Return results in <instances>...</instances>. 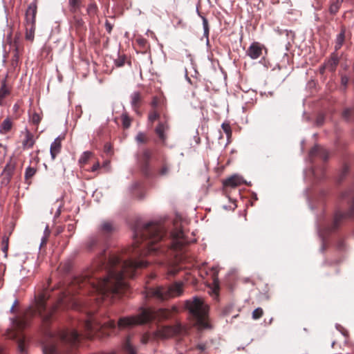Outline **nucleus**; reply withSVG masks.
<instances>
[{"label":"nucleus","instance_id":"nucleus-1","mask_svg":"<svg viewBox=\"0 0 354 354\" xmlns=\"http://www.w3.org/2000/svg\"><path fill=\"white\" fill-rule=\"evenodd\" d=\"M55 311V308H48L46 304V297L41 295L35 301V308L29 309L28 315L38 314L44 323V335L46 338L52 339V342H46L43 347L44 354H66L67 351H62L58 345L59 342L75 346L79 341L80 337L91 338L92 333L100 329H114L116 326L120 330L132 328L137 325L145 324L150 320L158 318L160 319H167L171 315V311L168 309L160 308L158 311H153L149 308H143L140 313L136 315L120 317L116 324L113 319L106 318L102 322L93 323L91 320H86L82 324L84 333H79L75 330H64L57 333L47 328V322Z\"/></svg>","mask_w":354,"mask_h":354},{"label":"nucleus","instance_id":"nucleus-2","mask_svg":"<svg viewBox=\"0 0 354 354\" xmlns=\"http://www.w3.org/2000/svg\"><path fill=\"white\" fill-rule=\"evenodd\" d=\"M102 266L106 270L107 275L103 279L89 272L84 276L82 286L88 285L91 291L96 292L97 300L111 299L121 294L127 287L124 279L126 275L132 277L138 268H145L148 262L142 259H130L122 260L119 257L110 255L108 259H100Z\"/></svg>","mask_w":354,"mask_h":354},{"label":"nucleus","instance_id":"nucleus-3","mask_svg":"<svg viewBox=\"0 0 354 354\" xmlns=\"http://www.w3.org/2000/svg\"><path fill=\"white\" fill-rule=\"evenodd\" d=\"M165 234L164 226L158 223H146L142 231L135 232L136 255L145 256L160 250L158 242Z\"/></svg>","mask_w":354,"mask_h":354},{"label":"nucleus","instance_id":"nucleus-4","mask_svg":"<svg viewBox=\"0 0 354 354\" xmlns=\"http://www.w3.org/2000/svg\"><path fill=\"white\" fill-rule=\"evenodd\" d=\"M185 306L189 314L196 319V324L198 328L204 329L209 327L206 321L208 308L201 298L194 297L192 300H187Z\"/></svg>","mask_w":354,"mask_h":354},{"label":"nucleus","instance_id":"nucleus-5","mask_svg":"<svg viewBox=\"0 0 354 354\" xmlns=\"http://www.w3.org/2000/svg\"><path fill=\"white\" fill-rule=\"evenodd\" d=\"M182 292L183 283L176 282L169 287L160 286L156 288H151L148 290L147 295L162 301L170 297L178 296Z\"/></svg>","mask_w":354,"mask_h":354},{"label":"nucleus","instance_id":"nucleus-6","mask_svg":"<svg viewBox=\"0 0 354 354\" xmlns=\"http://www.w3.org/2000/svg\"><path fill=\"white\" fill-rule=\"evenodd\" d=\"M354 216V194L352 195V204L351 205V207L347 212L342 213L339 211H337L335 212L333 222L332 225L327 229L328 232H331L333 230H335L337 229L339 224L341 223L342 221L344 220L345 218L347 217H351Z\"/></svg>","mask_w":354,"mask_h":354},{"label":"nucleus","instance_id":"nucleus-7","mask_svg":"<svg viewBox=\"0 0 354 354\" xmlns=\"http://www.w3.org/2000/svg\"><path fill=\"white\" fill-rule=\"evenodd\" d=\"M171 248L174 250H181L182 248L189 243L185 237L184 232L180 229H176L171 234Z\"/></svg>","mask_w":354,"mask_h":354},{"label":"nucleus","instance_id":"nucleus-8","mask_svg":"<svg viewBox=\"0 0 354 354\" xmlns=\"http://www.w3.org/2000/svg\"><path fill=\"white\" fill-rule=\"evenodd\" d=\"M180 332V327H173V326H162L159 328L155 333L154 335L156 337L166 339L172 337L176 333Z\"/></svg>","mask_w":354,"mask_h":354},{"label":"nucleus","instance_id":"nucleus-9","mask_svg":"<svg viewBox=\"0 0 354 354\" xmlns=\"http://www.w3.org/2000/svg\"><path fill=\"white\" fill-rule=\"evenodd\" d=\"M264 46L259 42H252L246 51L247 55H248L252 59H257L262 55Z\"/></svg>","mask_w":354,"mask_h":354},{"label":"nucleus","instance_id":"nucleus-10","mask_svg":"<svg viewBox=\"0 0 354 354\" xmlns=\"http://www.w3.org/2000/svg\"><path fill=\"white\" fill-rule=\"evenodd\" d=\"M7 337L9 339H16L18 344V350L20 353L25 351V338L19 335L17 332L14 331L13 329L8 330L7 332Z\"/></svg>","mask_w":354,"mask_h":354},{"label":"nucleus","instance_id":"nucleus-11","mask_svg":"<svg viewBox=\"0 0 354 354\" xmlns=\"http://www.w3.org/2000/svg\"><path fill=\"white\" fill-rule=\"evenodd\" d=\"M62 138L57 137L50 145V153L53 160L55 158L57 155L60 152L62 147Z\"/></svg>","mask_w":354,"mask_h":354},{"label":"nucleus","instance_id":"nucleus-12","mask_svg":"<svg viewBox=\"0 0 354 354\" xmlns=\"http://www.w3.org/2000/svg\"><path fill=\"white\" fill-rule=\"evenodd\" d=\"M339 64V57L335 53L331 55L330 58L325 62L323 68L330 71H334Z\"/></svg>","mask_w":354,"mask_h":354},{"label":"nucleus","instance_id":"nucleus-13","mask_svg":"<svg viewBox=\"0 0 354 354\" xmlns=\"http://www.w3.org/2000/svg\"><path fill=\"white\" fill-rule=\"evenodd\" d=\"M169 129V125L167 122H160L156 127L155 131L159 138L163 142H165L167 136L165 135V132Z\"/></svg>","mask_w":354,"mask_h":354},{"label":"nucleus","instance_id":"nucleus-14","mask_svg":"<svg viewBox=\"0 0 354 354\" xmlns=\"http://www.w3.org/2000/svg\"><path fill=\"white\" fill-rule=\"evenodd\" d=\"M243 183V179L239 175H233L224 181V185L226 187H235Z\"/></svg>","mask_w":354,"mask_h":354},{"label":"nucleus","instance_id":"nucleus-15","mask_svg":"<svg viewBox=\"0 0 354 354\" xmlns=\"http://www.w3.org/2000/svg\"><path fill=\"white\" fill-rule=\"evenodd\" d=\"M36 13L37 6L35 3H31L26 12V22H35Z\"/></svg>","mask_w":354,"mask_h":354},{"label":"nucleus","instance_id":"nucleus-16","mask_svg":"<svg viewBox=\"0 0 354 354\" xmlns=\"http://www.w3.org/2000/svg\"><path fill=\"white\" fill-rule=\"evenodd\" d=\"M115 227L111 221H104L99 227V232L104 234H107L114 231Z\"/></svg>","mask_w":354,"mask_h":354},{"label":"nucleus","instance_id":"nucleus-17","mask_svg":"<svg viewBox=\"0 0 354 354\" xmlns=\"http://www.w3.org/2000/svg\"><path fill=\"white\" fill-rule=\"evenodd\" d=\"M131 105L132 108L137 111V109L139 107V104L141 100V95L140 93L138 91H135L133 93H131Z\"/></svg>","mask_w":354,"mask_h":354},{"label":"nucleus","instance_id":"nucleus-18","mask_svg":"<svg viewBox=\"0 0 354 354\" xmlns=\"http://www.w3.org/2000/svg\"><path fill=\"white\" fill-rule=\"evenodd\" d=\"M35 143L32 134L28 130L25 132V139L23 141V147L24 148H31Z\"/></svg>","mask_w":354,"mask_h":354},{"label":"nucleus","instance_id":"nucleus-19","mask_svg":"<svg viewBox=\"0 0 354 354\" xmlns=\"http://www.w3.org/2000/svg\"><path fill=\"white\" fill-rule=\"evenodd\" d=\"M345 39V29L342 28L341 29L340 32L337 35L336 41H335V51L340 49V48L342 46L344 41Z\"/></svg>","mask_w":354,"mask_h":354},{"label":"nucleus","instance_id":"nucleus-20","mask_svg":"<svg viewBox=\"0 0 354 354\" xmlns=\"http://www.w3.org/2000/svg\"><path fill=\"white\" fill-rule=\"evenodd\" d=\"M319 152V156L324 160H326L328 158V152L326 149H319L318 146L315 147L313 149H311L310 152V156H314L315 153Z\"/></svg>","mask_w":354,"mask_h":354},{"label":"nucleus","instance_id":"nucleus-21","mask_svg":"<svg viewBox=\"0 0 354 354\" xmlns=\"http://www.w3.org/2000/svg\"><path fill=\"white\" fill-rule=\"evenodd\" d=\"M12 126V122L11 120L9 118H6L3 121V122L0 127V133H6L11 129Z\"/></svg>","mask_w":354,"mask_h":354},{"label":"nucleus","instance_id":"nucleus-22","mask_svg":"<svg viewBox=\"0 0 354 354\" xmlns=\"http://www.w3.org/2000/svg\"><path fill=\"white\" fill-rule=\"evenodd\" d=\"M9 93L10 91L4 81L0 88V104H2L3 99L9 94Z\"/></svg>","mask_w":354,"mask_h":354},{"label":"nucleus","instance_id":"nucleus-23","mask_svg":"<svg viewBox=\"0 0 354 354\" xmlns=\"http://www.w3.org/2000/svg\"><path fill=\"white\" fill-rule=\"evenodd\" d=\"M151 156L152 153L150 150L145 149L143 151L141 159L146 167H148L149 166V162L151 158Z\"/></svg>","mask_w":354,"mask_h":354},{"label":"nucleus","instance_id":"nucleus-24","mask_svg":"<svg viewBox=\"0 0 354 354\" xmlns=\"http://www.w3.org/2000/svg\"><path fill=\"white\" fill-rule=\"evenodd\" d=\"M92 156L93 153L91 151H84L79 158V163L81 165L86 164L88 162V160L92 157Z\"/></svg>","mask_w":354,"mask_h":354},{"label":"nucleus","instance_id":"nucleus-25","mask_svg":"<svg viewBox=\"0 0 354 354\" xmlns=\"http://www.w3.org/2000/svg\"><path fill=\"white\" fill-rule=\"evenodd\" d=\"M37 172V168L31 166H28L26 167L24 174V178L26 180H28L31 178H32Z\"/></svg>","mask_w":354,"mask_h":354},{"label":"nucleus","instance_id":"nucleus-26","mask_svg":"<svg viewBox=\"0 0 354 354\" xmlns=\"http://www.w3.org/2000/svg\"><path fill=\"white\" fill-rule=\"evenodd\" d=\"M342 4V3L337 2V1L334 0V1H333L330 3L329 7L330 13L333 15L336 14L338 12L339 9L340 8Z\"/></svg>","mask_w":354,"mask_h":354},{"label":"nucleus","instance_id":"nucleus-27","mask_svg":"<svg viewBox=\"0 0 354 354\" xmlns=\"http://www.w3.org/2000/svg\"><path fill=\"white\" fill-rule=\"evenodd\" d=\"M122 126L124 129H128L131 126V120L126 113L122 115Z\"/></svg>","mask_w":354,"mask_h":354},{"label":"nucleus","instance_id":"nucleus-28","mask_svg":"<svg viewBox=\"0 0 354 354\" xmlns=\"http://www.w3.org/2000/svg\"><path fill=\"white\" fill-rule=\"evenodd\" d=\"M97 12V6L95 3H91L87 8V13L92 17L96 15Z\"/></svg>","mask_w":354,"mask_h":354},{"label":"nucleus","instance_id":"nucleus-29","mask_svg":"<svg viewBox=\"0 0 354 354\" xmlns=\"http://www.w3.org/2000/svg\"><path fill=\"white\" fill-rule=\"evenodd\" d=\"M35 26L33 24H31L30 28L28 29L26 28V39L30 41H32L34 39Z\"/></svg>","mask_w":354,"mask_h":354},{"label":"nucleus","instance_id":"nucleus-30","mask_svg":"<svg viewBox=\"0 0 354 354\" xmlns=\"http://www.w3.org/2000/svg\"><path fill=\"white\" fill-rule=\"evenodd\" d=\"M28 325V321L26 319L23 320H15L13 323V328H17L19 329L26 327Z\"/></svg>","mask_w":354,"mask_h":354},{"label":"nucleus","instance_id":"nucleus-31","mask_svg":"<svg viewBox=\"0 0 354 354\" xmlns=\"http://www.w3.org/2000/svg\"><path fill=\"white\" fill-rule=\"evenodd\" d=\"M263 314V309L261 308H257L253 310L252 317L254 319H258L260 317H261Z\"/></svg>","mask_w":354,"mask_h":354},{"label":"nucleus","instance_id":"nucleus-32","mask_svg":"<svg viewBox=\"0 0 354 354\" xmlns=\"http://www.w3.org/2000/svg\"><path fill=\"white\" fill-rule=\"evenodd\" d=\"M68 3L71 10H76L80 6V0H68Z\"/></svg>","mask_w":354,"mask_h":354},{"label":"nucleus","instance_id":"nucleus-33","mask_svg":"<svg viewBox=\"0 0 354 354\" xmlns=\"http://www.w3.org/2000/svg\"><path fill=\"white\" fill-rule=\"evenodd\" d=\"M159 118V114L156 111H151L148 117L149 121L153 122Z\"/></svg>","mask_w":354,"mask_h":354},{"label":"nucleus","instance_id":"nucleus-34","mask_svg":"<svg viewBox=\"0 0 354 354\" xmlns=\"http://www.w3.org/2000/svg\"><path fill=\"white\" fill-rule=\"evenodd\" d=\"M136 140L140 143H144L146 141L145 134L142 132H139L136 137Z\"/></svg>","mask_w":354,"mask_h":354},{"label":"nucleus","instance_id":"nucleus-35","mask_svg":"<svg viewBox=\"0 0 354 354\" xmlns=\"http://www.w3.org/2000/svg\"><path fill=\"white\" fill-rule=\"evenodd\" d=\"M208 24H203V36L206 38L207 44L209 43L208 35H209V28Z\"/></svg>","mask_w":354,"mask_h":354},{"label":"nucleus","instance_id":"nucleus-36","mask_svg":"<svg viewBox=\"0 0 354 354\" xmlns=\"http://www.w3.org/2000/svg\"><path fill=\"white\" fill-rule=\"evenodd\" d=\"M207 344L205 343L198 344L196 346V348L201 353L205 352L207 350Z\"/></svg>","mask_w":354,"mask_h":354},{"label":"nucleus","instance_id":"nucleus-37","mask_svg":"<svg viewBox=\"0 0 354 354\" xmlns=\"http://www.w3.org/2000/svg\"><path fill=\"white\" fill-rule=\"evenodd\" d=\"M353 112V109H346L342 115H343V117L348 120L350 117V115L351 114V113Z\"/></svg>","mask_w":354,"mask_h":354},{"label":"nucleus","instance_id":"nucleus-38","mask_svg":"<svg viewBox=\"0 0 354 354\" xmlns=\"http://www.w3.org/2000/svg\"><path fill=\"white\" fill-rule=\"evenodd\" d=\"M115 64L118 67L122 66L124 64V59L120 57L118 59L115 60Z\"/></svg>","mask_w":354,"mask_h":354},{"label":"nucleus","instance_id":"nucleus-39","mask_svg":"<svg viewBox=\"0 0 354 354\" xmlns=\"http://www.w3.org/2000/svg\"><path fill=\"white\" fill-rule=\"evenodd\" d=\"M32 120L34 123L37 124L40 121V117L38 114L35 113L32 115Z\"/></svg>","mask_w":354,"mask_h":354},{"label":"nucleus","instance_id":"nucleus-40","mask_svg":"<svg viewBox=\"0 0 354 354\" xmlns=\"http://www.w3.org/2000/svg\"><path fill=\"white\" fill-rule=\"evenodd\" d=\"M348 82V77L347 76H342L341 78V83L344 86H346Z\"/></svg>","mask_w":354,"mask_h":354},{"label":"nucleus","instance_id":"nucleus-41","mask_svg":"<svg viewBox=\"0 0 354 354\" xmlns=\"http://www.w3.org/2000/svg\"><path fill=\"white\" fill-rule=\"evenodd\" d=\"M100 167V162H97L96 163H95V164L92 166V167H91V171L92 172H94V171H97Z\"/></svg>","mask_w":354,"mask_h":354},{"label":"nucleus","instance_id":"nucleus-42","mask_svg":"<svg viewBox=\"0 0 354 354\" xmlns=\"http://www.w3.org/2000/svg\"><path fill=\"white\" fill-rule=\"evenodd\" d=\"M47 240H48V236H46V235H44L41 240L40 248L42 245L46 244Z\"/></svg>","mask_w":354,"mask_h":354},{"label":"nucleus","instance_id":"nucleus-43","mask_svg":"<svg viewBox=\"0 0 354 354\" xmlns=\"http://www.w3.org/2000/svg\"><path fill=\"white\" fill-rule=\"evenodd\" d=\"M168 168L166 167V166H164L161 168L160 171V174L161 175H165L167 174L168 172Z\"/></svg>","mask_w":354,"mask_h":354},{"label":"nucleus","instance_id":"nucleus-44","mask_svg":"<svg viewBox=\"0 0 354 354\" xmlns=\"http://www.w3.org/2000/svg\"><path fill=\"white\" fill-rule=\"evenodd\" d=\"M158 105V101L156 97H153L151 102V106L154 108L157 107Z\"/></svg>","mask_w":354,"mask_h":354},{"label":"nucleus","instance_id":"nucleus-45","mask_svg":"<svg viewBox=\"0 0 354 354\" xmlns=\"http://www.w3.org/2000/svg\"><path fill=\"white\" fill-rule=\"evenodd\" d=\"M2 245H8V237L4 236L2 239Z\"/></svg>","mask_w":354,"mask_h":354},{"label":"nucleus","instance_id":"nucleus-46","mask_svg":"<svg viewBox=\"0 0 354 354\" xmlns=\"http://www.w3.org/2000/svg\"><path fill=\"white\" fill-rule=\"evenodd\" d=\"M323 121H324V117L322 115H319L317 118V123L318 125H321L323 123Z\"/></svg>","mask_w":354,"mask_h":354},{"label":"nucleus","instance_id":"nucleus-47","mask_svg":"<svg viewBox=\"0 0 354 354\" xmlns=\"http://www.w3.org/2000/svg\"><path fill=\"white\" fill-rule=\"evenodd\" d=\"M148 339H149V337H148V336H147V335H144V336L142 337V339H141L142 343V344H146V343L148 342Z\"/></svg>","mask_w":354,"mask_h":354},{"label":"nucleus","instance_id":"nucleus-48","mask_svg":"<svg viewBox=\"0 0 354 354\" xmlns=\"http://www.w3.org/2000/svg\"><path fill=\"white\" fill-rule=\"evenodd\" d=\"M222 127L223 129V130L225 131V132H228L229 129H230V127L228 124H222Z\"/></svg>","mask_w":354,"mask_h":354},{"label":"nucleus","instance_id":"nucleus-49","mask_svg":"<svg viewBox=\"0 0 354 354\" xmlns=\"http://www.w3.org/2000/svg\"><path fill=\"white\" fill-rule=\"evenodd\" d=\"M49 234H50V230H48V226H46L44 230V235H46V236L48 237Z\"/></svg>","mask_w":354,"mask_h":354},{"label":"nucleus","instance_id":"nucleus-50","mask_svg":"<svg viewBox=\"0 0 354 354\" xmlns=\"http://www.w3.org/2000/svg\"><path fill=\"white\" fill-rule=\"evenodd\" d=\"M106 29L110 32L112 29L111 24H106Z\"/></svg>","mask_w":354,"mask_h":354},{"label":"nucleus","instance_id":"nucleus-51","mask_svg":"<svg viewBox=\"0 0 354 354\" xmlns=\"http://www.w3.org/2000/svg\"><path fill=\"white\" fill-rule=\"evenodd\" d=\"M194 140L197 145H198L201 142V139L198 136H194Z\"/></svg>","mask_w":354,"mask_h":354},{"label":"nucleus","instance_id":"nucleus-52","mask_svg":"<svg viewBox=\"0 0 354 354\" xmlns=\"http://www.w3.org/2000/svg\"><path fill=\"white\" fill-rule=\"evenodd\" d=\"M8 249V245H3L2 250L3 252L6 254Z\"/></svg>","mask_w":354,"mask_h":354},{"label":"nucleus","instance_id":"nucleus-53","mask_svg":"<svg viewBox=\"0 0 354 354\" xmlns=\"http://www.w3.org/2000/svg\"><path fill=\"white\" fill-rule=\"evenodd\" d=\"M350 194H351L350 192H346L345 193H343L342 197L346 198L347 196H348L350 195Z\"/></svg>","mask_w":354,"mask_h":354},{"label":"nucleus","instance_id":"nucleus-54","mask_svg":"<svg viewBox=\"0 0 354 354\" xmlns=\"http://www.w3.org/2000/svg\"><path fill=\"white\" fill-rule=\"evenodd\" d=\"M104 147H105V151L106 152H109L111 150V146L108 144H106Z\"/></svg>","mask_w":354,"mask_h":354},{"label":"nucleus","instance_id":"nucleus-55","mask_svg":"<svg viewBox=\"0 0 354 354\" xmlns=\"http://www.w3.org/2000/svg\"><path fill=\"white\" fill-rule=\"evenodd\" d=\"M347 171H348V168L346 167H344V168L343 169V171H342V173L341 175L342 176L345 175L346 173L347 172Z\"/></svg>","mask_w":354,"mask_h":354},{"label":"nucleus","instance_id":"nucleus-56","mask_svg":"<svg viewBox=\"0 0 354 354\" xmlns=\"http://www.w3.org/2000/svg\"><path fill=\"white\" fill-rule=\"evenodd\" d=\"M110 165V162L109 161H105L102 165V167H109Z\"/></svg>","mask_w":354,"mask_h":354},{"label":"nucleus","instance_id":"nucleus-57","mask_svg":"<svg viewBox=\"0 0 354 354\" xmlns=\"http://www.w3.org/2000/svg\"><path fill=\"white\" fill-rule=\"evenodd\" d=\"M316 1H317V4H319V5L320 3H322V1H323L324 0H316Z\"/></svg>","mask_w":354,"mask_h":354},{"label":"nucleus","instance_id":"nucleus-58","mask_svg":"<svg viewBox=\"0 0 354 354\" xmlns=\"http://www.w3.org/2000/svg\"><path fill=\"white\" fill-rule=\"evenodd\" d=\"M212 291L217 295V290L216 288H214Z\"/></svg>","mask_w":354,"mask_h":354},{"label":"nucleus","instance_id":"nucleus-59","mask_svg":"<svg viewBox=\"0 0 354 354\" xmlns=\"http://www.w3.org/2000/svg\"><path fill=\"white\" fill-rule=\"evenodd\" d=\"M17 302H18V301H17V300H15V301H14V303H13V304H12V305H14V307L15 306V305H17Z\"/></svg>","mask_w":354,"mask_h":354},{"label":"nucleus","instance_id":"nucleus-60","mask_svg":"<svg viewBox=\"0 0 354 354\" xmlns=\"http://www.w3.org/2000/svg\"><path fill=\"white\" fill-rule=\"evenodd\" d=\"M14 305L12 306L11 308H10V312H12L14 310Z\"/></svg>","mask_w":354,"mask_h":354},{"label":"nucleus","instance_id":"nucleus-61","mask_svg":"<svg viewBox=\"0 0 354 354\" xmlns=\"http://www.w3.org/2000/svg\"><path fill=\"white\" fill-rule=\"evenodd\" d=\"M319 234L320 236H323L322 232L320 231V230H319Z\"/></svg>","mask_w":354,"mask_h":354},{"label":"nucleus","instance_id":"nucleus-62","mask_svg":"<svg viewBox=\"0 0 354 354\" xmlns=\"http://www.w3.org/2000/svg\"><path fill=\"white\" fill-rule=\"evenodd\" d=\"M203 22H204V23L207 22V20H206V19H205V18H203Z\"/></svg>","mask_w":354,"mask_h":354}]
</instances>
